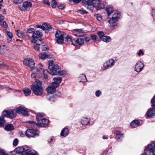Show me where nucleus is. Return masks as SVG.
I'll list each match as a JSON object with an SVG mask.
<instances>
[{"label":"nucleus","instance_id":"obj_3","mask_svg":"<svg viewBox=\"0 0 155 155\" xmlns=\"http://www.w3.org/2000/svg\"><path fill=\"white\" fill-rule=\"evenodd\" d=\"M42 36V34L40 30H38L32 34L31 36L33 43H36L38 45H41L42 44V40L39 38Z\"/></svg>","mask_w":155,"mask_h":155},{"label":"nucleus","instance_id":"obj_39","mask_svg":"<svg viewBox=\"0 0 155 155\" xmlns=\"http://www.w3.org/2000/svg\"><path fill=\"white\" fill-rule=\"evenodd\" d=\"M97 34H98L100 38L101 39L104 36V32L102 31H99L97 32Z\"/></svg>","mask_w":155,"mask_h":155},{"label":"nucleus","instance_id":"obj_44","mask_svg":"<svg viewBox=\"0 0 155 155\" xmlns=\"http://www.w3.org/2000/svg\"><path fill=\"white\" fill-rule=\"evenodd\" d=\"M91 39L94 41H96L97 39V36L95 35H91Z\"/></svg>","mask_w":155,"mask_h":155},{"label":"nucleus","instance_id":"obj_60","mask_svg":"<svg viewBox=\"0 0 155 155\" xmlns=\"http://www.w3.org/2000/svg\"><path fill=\"white\" fill-rule=\"evenodd\" d=\"M64 6L63 4H62V5H60L58 6V8H59L61 9H63V8H64Z\"/></svg>","mask_w":155,"mask_h":155},{"label":"nucleus","instance_id":"obj_51","mask_svg":"<svg viewBox=\"0 0 155 155\" xmlns=\"http://www.w3.org/2000/svg\"><path fill=\"white\" fill-rule=\"evenodd\" d=\"M35 69L38 72H40V73H43L45 71V70L43 68H41L38 69L37 68H36Z\"/></svg>","mask_w":155,"mask_h":155},{"label":"nucleus","instance_id":"obj_63","mask_svg":"<svg viewBox=\"0 0 155 155\" xmlns=\"http://www.w3.org/2000/svg\"><path fill=\"white\" fill-rule=\"evenodd\" d=\"M36 76V74L35 73H33L31 75V77L35 78Z\"/></svg>","mask_w":155,"mask_h":155},{"label":"nucleus","instance_id":"obj_38","mask_svg":"<svg viewBox=\"0 0 155 155\" xmlns=\"http://www.w3.org/2000/svg\"><path fill=\"white\" fill-rule=\"evenodd\" d=\"M44 26H45V29L47 30L48 31H51L52 29V27L50 25L47 24L46 23H44Z\"/></svg>","mask_w":155,"mask_h":155},{"label":"nucleus","instance_id":"obj_31","mask_svg":"<svg viewBox=\"0 0 155 155\" xmlns=\"http://www.w3.org/2000/svg\"><path fill=\"white\" fill-rule=\"evenodd\" d=\"M26 153V155H37V153L34 150H30Z\"/></svg>","mask_w":155,"mask_h":155},{"label":"nucleus","instance_id":"obj_24","mask_svg":"<svg viewBox=\"0 0 155 155\" xmlns=\"http://www.w3.org/2000/svg\"><path fill=\"white\" fill-rule=\"evenodd\" d=\"M16 35L18 37L21 38L24 37L26 36L25 33L19 30H17Z\"/></svg>","mask_w":155,"mask_h":155},{"label":"nucleus","instance_id":"obj_56","mask_svg":"<svg viewBox=\"0 0 155 155\" xmlns=\"http://www.w3.org/2000/svg\"><path fill=\"white\" fill-rule=\"evenodd\" d=\"M151 15L153 18L155 17V10L154 9L152 10Z\"/></svg>","mask_w":155,"mask_h":155},{"label":"nucleus","instance_id":"obj_28","mask_svg":"<svg viewBox=\"0 0 155 155\" xmlns=\"http://www.w3.org/2000/svg\"><path fill=\"white\" fill-rule=\"evenodd\" d=\"M106 11L108 14V17H109L110 15L113 12L114 9L112 7L109 6L106 8Z\"/></svg>","mask_w":155,"mask_h":155},{"label":"nucleus","instance_id":"obj_30","mask_svg":"<svg viewBox=\"0 0 155 155\" xmlns=\"http://www.w3.org/2000/svg\"><path fill=\"white\" fill-rule=\"evenodd\" d=\"M57 75H59L60 76L65 75L67 74V71L64 70H59L58 71Z\"/></svg>","mask_w":155,"mask_h":155},{"label":"nucleus","instance_id":"obj_11","mask_svg":"<svg viewBox=\"0 0 155 155\" xmlns=\"http://www.w3.org/2000/svg\"><path fill=\"white\" fill-rule=\"evenodd\" d=\"M28 147L27 146H20L17 147L14 151L11 152L12 155L16 153H21L24 152L28 150Z\"/></svg>","mask_w":155,"mask_h":155},{"label":"nucleus","instance_id":"obj_64","mask_svg":"<svg viewBox=\"0 0 155 155\" xmlns=\"http://www.w3.org/2000/svg\"><path fill=\"white\" fill-rule=\"evenodd\" d=\"M43 3H45L48 5H50V3L49 1H44Z\"/></svg>","mask_w":155,"mask_h":155},{"label":"nucleus","instance_id":"obj_5","mask_svg":"<svg viewBox=\"0 0 155 155\" xmlns=\"http://www.w3.org/2000/svg\"><path fill=\"white\" fill-rule=\"evenodd\" d=\"M55 36L57 38V42L59 44H62L64 41V34L63 32L57 30L55 34Z\"/></svg>","mask_w":155,"mask_h":155},{"label":"nucleus","instance_id":"obj_35","mask_svg":"<svg viewBox=\"0 0 155 155\" xmlns=\"http://www.w3.org/2000/svg\"><path fill=\"white\" fill-rule=\"evenodd\" d=\"M45 114L41 113H38L37 114V115L36 117V118L37 120V121L38 120L41 119L42 118V117L45 116Z\"/></svg>","mask_w":155,"mask_h":155},{"label":"nucleus","instance_id":"obj_33","mask_svg":"<svg viewBox=\"0 0 155 155\" xmlns=\"http://www.w3.org/2000/svg\"><path fill=\"white\" fill-rule=\"evenodd\" d=\"M84 40L82 38H79L77 39L76 41V43L79 45H82L84 43Z\"/></svg>","mask_w":155,"mask_h":155},{"label":"nucleus","instance_id":"obj_40","mask_svg":"<svg viewBox=\"0 0 155 155\" xmlns=\"http://www.w3.org/2000/svg\"><path fill=\"white\" fill-rule=\"evenodd\" d=\"M51 6L53 8H54L56 7L57 5V2L54 0H52L51 2Z\"/></svg>","mask_w":155,"mask_h":155},{"label":"nucleus","instance_id":"obj_50","mask_svg":"<svg viewBox=\"0 0 155 155\" xmlns=\"http://www.w3.org/2000/svg\"><path fill=\"white\" fill-rule=\"evenodd\" d=\"M23 0H13L14 3L16 4H18L21 3Z\"/></svg>","mask_w":155,"mask_h":155},{"label":"nucleus","instance_id":"obj_57","mask_svg":"<svg viewBox=\"0 0 155 155\" xmlns=\"http://www.w3.org/2000/svg\"><path fill=\"white\" fill-rule=\"evenodd\" d=\"M43 77H44V78L45 79V80L46 81H47L48 80V77L47 75V74H44Z\"/></svg>","mask_w":155,"mask_h":155},{"label":"nucleus","instance_id":"obj_29","mask_svg":"<svg viewBox=\"0 0 155 155\" xmlns=\"http://www.w3.org/2000/svg\"><path fill=\"white\" fill-rule=\"evenodd\" d=\"M101 40L104 41L107 43L110 41L111 38L109 36H105Z\"/></svg>","mask_w":155,"mask_h":155},{"label":"nucleus","instance_id":"obj_62","mask_svg":"<svg viewBox=\"0 0 155 155\" xmlns=\"http://www.w3.org/2000/svg\"><path fill=\"white\" fill-rule=\"evenodd\" d=\"M66 40L68 41H70L71 40V38L70 37L67 36L66 38Z\"/></svg>","mask_w":155,"mask_h":155},{"label":"nucleus","instance_id":"obj_42","mask_svg":"<svg viewBox=\"0 0 155 155\" xmlns=\"http://www.w3.org/2000/svg\"><path fill=\"white\" fill-rule=\"evenodd\" d=\"M18 142L19 140L17 138H16L15 139L13 142V145L15 146H17Z\"/></svg>","mask_w":155,"mask_h":155},{"label":"nucleus","instance_id":"obj_41","mask_svg":"<svg viewBox=\"0 0 155 155\" xmlns=\"http://www.w3.org/2000/svg\"><path fill=\"white\" fill-rule=\"evenodd\" d=\"M35 44L33 46L34 48L36 51H38L39 50V46L41 45H38L35 43Z\"/></svg>","mask_w":155,"mask_h":155},{"label":"nucleus","instance_id":"obj_8","mask_svg":"<svg viewBox=\"0 0 155 155\" xmlns=\"http://www.w3.org/2000/svg\"><path fill=\"white\" fill-rule=\"evenodd\" d=\"M15 111V110H5L3 112V115L8 118H13L16 116Z\"/></svg>","mask_w":155,"mask_h":155},{"label":"nucleus","instance_id":"obj_25","mask_svg":"<svg viewBox=\"0 0 155 155\" xmlns=\"http://www.w3.org/2000/svg\"><path fill=\"white\" fill-rule=\"evenodd\" d=\"M69 134V130L66 128H64L62 130L61 133V136H67Z\"/></svg>","mask_w":155,"mask_h":155},{"label":"nucleus","instance_id":"obj_34","mask_svg":"<svg viewBox=\"0 0 155 155\" xmlns=\"http://www.w3.org/2000/svg\"><path fill=\"white\" fill-rule=\"evenodd\" d=\"M7 33L8 37L9 38V39H8V42H10L11 41V40L13 38L12 34L10 32L7 31Z\"/></svg>","mask_w":155,"mask_h":155},{"label":"nucleus","instance_id":"obj_14","mask_svg":"<svg viewBox=\"0 0 155 155\" xmlns=\"http://www.w3.org/2000/svg\"><path fill=\"white\" fill-rule=\"evenodd\" d=\"M54 82L51 83L52 85L55 87H58L59 86V84L61 83L62 78L60 77H57L53 78Z\"/></svg>","mask_w":155,"mask_h":155},{"label":"nucleus","instance_id":"obj_22","mask_svg":"<svg viewBox=\"0 0 155 155\" xmlns=\"http://www.w3.org/2000/svg\"><path fill=\"white\" fill-rule=\"evenodd\" d=\"M90 119L87 117H83L81 118V124L83 125H87L90 122Z\"/></svg>","mask_w":155,"mask_h":155},{"label":"nucleus","instance_id":"obj_32","mask_svg":"<svg viewBox=\"0 0 155 155\" xmlns=\"http://www.w3.org/2000/svg\"><path fill=\"white\" fill-rule=\"evenodd\" d=\"M14 129V127L12 124H9L6 125L5 129L7 130H11Z\"/></svg>","mask_w":155,"mask_h":155},{"label":"nucleus","instance_id":"obj_20","mask_svg":"<svg viewBox=\"0 0 155 155\" xmlns=\"http://www.w3.org/2000/svg\"><path fill=\"white\" fill-rule=\"evenodd\" d=\"M140 122L139 120H135L132 121L130 126L132 128L137 127L140 125Z\"/></svg>","mask_w":155,"mask_h":155},{"label":"nucleus","instance_id":"obj_19","mask_svg":"<svg viewBox=\"0 0 155 155\" xmlns=\"http://www.w3.org/2000/svg\"><path fill=\"white\" fill-rule=\"evenodd\" d=\"M57 87H55L53 86V85H52L51 83L50 86L48 87L46 89V91L48 93L52 94L55 91V89Z\"/></svg>","mask_w":155,"mask_h":155},{"label":"nucleus","instance_id":"obj_45","mask_svg":"<svg viewBox=\"0 0 155 155\" xmlns=\"http://www.w3.org/2000/svg\"><path fill=\"white\" fill-rule=\"evenodd\" d=\"M114 134L117 136L123 135V134L122 133L121 131L119 130H116L114 132Z\"/></svg>","mask_w":155,"mask_h":155},{"label":"nucleus","instance_id":"obj_55","mask_svg":"<svg viewBox=\"0 0 155 155\" xmlns=\"http://www.w3.org/2000/svg\"><path fill=\"white\" fill-rule=\"evenodd\" d=\"M61 95V93L59 91H56L55 93V96L58 97H60Z\"/></svg>","mask_w":155,"mask_h":155},{"label":"nucleus","instance_id":"obj_27","mask_svg":"<svg viewBox=\"0 0 155 155\" xmlns=\"http://www.w3.org/2000/svg\"><path fill=\"white\" fill-rule=\"evenodd\" d=\"M80 78L82 80L79 81L80 82H83L84 83L87 81L86 76L84 74H81L80 76Z\"/></svg>","mask_w":155,"mask_h":155},{"label":"nucleus","instance_id":"obj_52","mask_svg":"<svg viewBox=\"0 0 155 155\" xmlns=\"http://www.w3.org/2000/svg\"><path fill=\"white\" fill-rule=\"evenodd\" d=\"M34 31H35L34 29L33 28H29L27 30V31L28 33H34L35 32Z\"/></svg>","mask_w":155,"mask_h":155},{"label":"nucleus","instance_id":"obj_17","mask_svg":"<svg viewBox=\"0 0 155 155\" xmlns=\"http://www.w3.org/2000/svg\"><path fill=\"white\" fill-rule=\"evenodd\" d=\"M24 64L26 66L33 68L35 66V63L32 59L31 58L27 59L24 60L23 61Z\"/></svg>","mask_w":155,"mask_h":155},{"label":"nucleus","instance_id":"obj_6","mask_svg":"<svg viewBox=\"0 0 155 155\" xmlns=\"http://www.w3.org/2000/svg\"><path fill=\"white\" fill-rule=\"evenodd\" d=\"M15 111L17 113L23 115L27 116L28 115V109L23 106H20L16 108Z\"/></svg>","mask_w":155,"mask_h":155},{"label":"nucleus","instance_id":"obj_26","mask_svg":"<svg viewBox=\"0 0 155 155\" xmlns=\"http://www.w3.org/2000/svg\"><path fill=\"white\" fill-rule=\"evenodd\" d=\"M23 91L25 95L26 96H29L31 93V90L28 88H25L23 90Z\"/></svg>","mask_w":155,"mask_h":155},{"label":"nucleus","instance_id":"obj_2","mask_svg":"<svg viewBox=\"0 0 155 155\" xmlns=\"http://www.w3.org/2000/svg\"><path fill=\"white\" fill-rule=\"evenodd\" d=\"M48 63L47 72L52 75H57L58 71L60 69V67L57 64H54L52 60H49Z\"/></svg>","mask_w":155,"mask_h":155},{"label":"nucleus","instance_id":"obj_23","mask_svg":"<svg viewBox=\"0 0 155 155\" xmlns=\"http://www.w3.org/2000/svg\"><path fill=\"white\" fill-rule=\"evenodd\" d=\"M40 58L42 59H45L48 58L49 56L48 54L45 52H43L39 55Z\"/></svg>","mask_w":155,"mask_h":155},{"label":"nucleus","instance_id":"obj_4","mask_svg":"<svg viewBox=\"0 0 155 155\" xmlns=\"http://www.w3.org/2000/svg\"><path fill=\"white\" fill-rule=\"evenodd\" d=\"M87 5H88V8H89L90 6H92L97 10L104 8L105 7L104 5L101 2L100 0H92L89 2H87Z\"/></svg>","mask_w":155,"mask_h":155},{"label":"nucleus","instance_id":"obj_12","mask_svg":"<svg viewBox=\"0 0 155 155\" xmlns=\"http://www.w3.org/2000/svg\"><path fill=\"white\" fill-rule=\"evenodd\" d=\"M144 67L143 64L140 61H138L135 65L134 71L137 72L139 73L143 70Z\"/></svg>","mask_w":155,"mask_h":155},{"label":"nucleus","instance_id":"obj_15","mask_svg":"<svg viewBox=\"0 0 155 155\" xmlns=\"http://www.w3.org/2000/svg\"><path fill=\"white\" fill-rule=\"evenodd\" d=\"M37 121L38 126L41 127H45L48 125L49 123L48 120L45 118L38 120Z\"/></svg>","mask_w":155,"mask_h":155},{"label":"nucleus","instance_id":"obj_9","mask_svg":"<svg viewBox=\"0 0 155 155\" xmlns=\"http://www.w3.org/2000/svg\"><path fill=\"white\" fill-rule=\"evenodd\" d=\"M144 152H147V153H153L155 152V141L149 144L145 147Z\"/></svg>","mask_w":155,"mask_h":155},{"label":"nucleus","instance_id":"obj_47","mask_svg":"<svg viewBox=\"0 0 155 155\" xmlns=\"http://www.w3.org/2000/svg\"><path fill=\"white\" fill-rule=\"evenodd\" d=\"M102 94V93L100 90H97L95 92V95L97 97H99Z\"/></svg>","mask_w":155,"mask_h":155},{"label":"nucleus","instance_id":"obj_1","mask_svg":"<svg viewBox=\"0 0 155 155\" xmlns=\"http://www.w3.org/2000/svg\"><path fill=\"white\" fill-rule=\"evenodd\" d=\"M31 87L33 93L35 95L37 96L42 95L43 89L41 81L39 80L35 81L31 86Z\"/></svg>","mask_w":155,"mask_h":155},{"label":"nucleus","instance_id":"obj_49","mask_svg":"<svg viewBox=\"0 0 155 155\" xmlns=\"http://www.w3.org/2000/svg\"><path fill=\"white\" fill-rule=\"evenodd\" d=\"M96 17L97 19L99 21H101L102 20V18L100 15L96 14Z\"/></svg>","mask_w":155,"mask_h":155},{"label":"nucleus","instance_id":"obj_61","mask_svg":"<svg viewBox=\"0 0 155 155\" xmlns=\"http://www.w3.org/2000/svg\"><path fill=\"white\" fill-rule=\"evenodd\" d=\"M5 89L7 91H8L10 90H12V89L11 88H10L8 87H5Z\"/></svg>","mask_w":155,"mask_h":155},{"label":"nucleus","instance_id":"obj_18","mask_svg":"<svg viewBox=\"0 0 155 155\" xmlns=\"http://www.w3.org/2000/svg\"><path fill=\"white\" fill-rule=\"evenodd\" d=\"M74 30L76 31V33L74 34V35L76 36L83 37L84 35V33H85V32L83 29H75Z\"/></svg>","mask_w":155,"mask_h":155},{"label":"nucleus","instance_id":"obj_48","mask_svg":"<svg viewBox=\"0 0 155 155\" xmlns=\"http://www.w3.org/2000/svg\"><path fill=\"white\" fill-rule=\"evenodd\" d=\"M152 106H155V95L153 97L151 101Z\"/></svg>","mask_w":155,"mask_h":155},{"label":"nucleus","instance_id":"obj_46","mask_svg":"<svg viewBox=\"0 0 155 155\" xmlns=\"http://www.w3.org/2000/svg\"><path fill=\"white\" fill-rule=\"evenodd\" d=\"M0 155H8L3 150L0 149Z\"/></svg>","mask_w":155,"mask_h":155},{"label":"nucleus","instance_id":"obj_36","mask_svg":"<svg viewBox=\"0 0 155 155\" xmlns=\"http://www.w3.org/2000/svg\"><path fill=\"white\" fill-rule=\"evenodd\" d=\"M5 121L4 119V117L1 116L0 117V127L4 126Z\"/></svg>","mask_w":155,"mask_h":155},{"label":"nucleus","instance_id":"obj_58","mask_svg":"<svg viewBox=\"0 0 155 155\" xmlns=\"http://www.w3.org/2000/svg\"><path fill=\"white\" fill-rule=\"evenodd\" d=\"M103 154L104 155H112V154L111 153L108 152H107L105 151L103 153Z\"/></svg>","mask_w":155,"mask_h":155},{"label":"nucleus","instance_id":"obj_43","mask_svg":"<svg viewBox=\"0 0 155 155\" xmlns=\"http://www.w3.org/2000/svg\"><path fill=\"white\" fill-rule=\"evenodd\" d=\"M77 12L81 14H87V13L83 9H80L77 11Z\"/></svg>","mask_w":155,"mask_h":155},{"label":"nucleus","instance_id":"obj_16","mask_svg":"<svg viewBox=\"0 0 155 155\" xmlns=\"http://www.w3.org/2000/svg\"><path fill=\"white\" fill-rule=\"evenodd\" d=\"M155 115V107H152L148 109L146 112V116L148 118Z\"/></svg>","mask_w":155,"mask_h":155},{"label":"nucleus","instance_id":"obj_21","mask_svg":"<svg viewBox=\"0 0 155 155\" xmlns=\"http://www.w3.org/2000/svg\"><path fill=\"white\" fill-rule=\"evenodd\" d=\"M32 4L30 2L26 1L23 3V7L25 10H28L32 6Z\"/></svg>","mask_w":155,"mask_h":155},{"label":"nucleus","instance_id":"obj_13","mask_svg":"<svg viewBox=\"0 0 155 155\" xmlns=\"http://www.w3.org/2000/svg\"><path fill=\"white\" fill-rule=\"evenodd\" d=\"M25 134V136H37L39 135V132L37 130L30 129L27 130Z\"/></svg>","mask_w":155,"mask_h":155},{"label":"nucleus","instance_id":"obj_54","mask_svg":"<svg viewBox=\"0 0 155 155\" xmlns=\"http://www.w3.org/2000/svg\"><path fill=\"white\" fill-rule=\"evenodd\" d=\"M137 54L139 56H140L141 55H143L144 54V52L142 50H140L139 52L137 53Z\"/></svg>","mask_w":155,"mask_h":155},{"label":"nucleus","instance_id":"obj_10","mask_svg":"<svg viewBox=\"0 0 155 155\" xmlns=\"http://www.w3.org/2000/svg\"><path fill=\"white\" fill-rule=\"evenodd\" d=\"M115 64V61L111 58L106 61L103 64V67L105 70L110 68L113 66Z\"/></svg>","mask_w":155,"mask_h":155},{"label":"nucleus","instance_id":"obj_53","mask_svg":"<svg viewBox=\"0 0 155 155\" xmlns=\"http://www.w3.org/2000/svg\"><path fill=\"white\" fill-rule=\"evenodd\" d=\"M48 48V47L46 45H43L41 47V49L43 51L46 50Z\"/></svg>","mask_w":155,"mask_h":155},{"label":"nucleus","instance_id":"obj_37","mask_svg":"<svg viewBox=\"0 0 155 155\" xmlns=\"http://www.w3.org/2000/svg\"><path fill=\"white\" fill-rule=\"evenodd\" d=\"M0 25L3 28H4L5 30H7L8 27V25L6 23L5 21H4L0 23Z\"/></svg>","mask_w":155,"mask_h":155},{"label":"nucleus","instance_id":"obj_7","mask_svg":"<svg viewBox=\"0 0 155 155\" xmlns=\"http://www.w3.org/2000/svg\"><path fill=\"white\" fill-rule=\"evenodd\" d=\"M120 16V13H116L114 14L111 18L108 17L109 20H108V22L110 25H112L117 22Z\"/></svg>","mask_w":155,"mask_h":155},{"label":"nucleus","instance_id":"obj_59","mask_svg":"<svg viewBox=\"0 0 155 155\" xmlns=\"http://www.w3.org/2000/svg\"><path fill=\"white\" fill-rule=\"evenodd\" d=\"M85 40L86 41L89 42L91 40V38L88 37H86L85 38Z\"/></svg>","mask_w":155,"mask_h":155}]
</instances>
